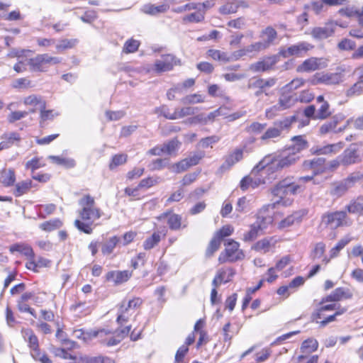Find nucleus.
<instances>
[{"label":"nucleus","mask_w":363,"mask_h":363,"mask_svg":"<svg viewBox=\"0 0 363 363\" xmlns=\"http://www.w3.org/2000/svg\"><path fill=\"white\" fill-rule=\"evenodd\" d=\"M81 209L79 216L81 219H76L74 226L81 232L90 235L93 233V225L103 215L102 211L96 206L94 198L89 194L84 195L79 201Z\"/></svg>","instance_id":"f257e3e1"},{"label":"nucleus","mask_w":363,"mask_h":363,"mask_svg":"<svg viewBox=\"0 0 363 363\" xmlns=\"http://www.w3.org/2000/svg\"><path fill=\"white\" fill-rule=\"evenodd\" d=\"M216 5L215 0H206L203 2H188L172 9L176 13H185L182 17V23L185 25L203 23L207 10Z\"/></svg>","instance_id":"f03ea898"},{"label":"nucleus","mask_w":363,"mask_h":363,"mask_svg":"<svg viewBox=\"0 0 363 363\" xmlns=\"http://www.w3.org/2000/svg\"><path fill=\"white\" fill-rule=\"evenodd\" d=\"M299 158V155L295 151L288 152L286 155L281 156L269 154L264 156L253 168V173H258L260 171L273 173L279 169L290 167L295 164Z\"/></svg>","instance_id":"7ed1b4c3"},{"label":"nucleus","mask_w":363,"mask_h":363,"mask_svg":"<svg viewBox=\"0 0 363 363\" xmlns=\"http://www.w3.org/2000/svg\"><path fill=\"white\" fill-rule=\"evenodd\" d=\"M132 326L127 325L123 328L113 330L107 328L91 330L86 333L88 338H96L97 342L102 346L111 347L118 345L125 337L128 335Z\"/></svg>","instance_id":"20e7f679"},{"label":"nucleus","mask_w":363,"mask_h":363,"mask_svg":"<svg viewBox=\"0 0 363 363\" xmlns=\"http://www.w3.org/2000/svg\"><path fill=\"white\" fill-rule=\"evenodd\" d=\"M301 186L297 183L292 182L291 179L286 177L279 181L272 189L271 194L278 199L273 204L278 208L279 206H290L294 203V199L291 196L295 195Z\"/></svg>","instance_id":"39448f33"},{"label":"nucleus","mask_w":363,"mask_h":363,"mask_svg":"<svg viewBox=\"0 0 363 363\" xmlns=\"http://www.w3.org/2000/svg\"><path fill=\"white\" fill-rule=\"evenodd\" d=\"M144 303V300L139 296H133L128 301L123 300L117 305L116 322L122 326L127 323L132 315L131 311L139 310Z\"/></svg>","instance_id":"423d86ee"},{"label":"nucleus","mask_w":363,"mask_h":363,"mask_svg":"<svg viewBox=\"0 0 363 363\" xmlns=\"http://www.w3.org/2000/svg\"><path fill=\"white\" fill-rule=\"evenodd\" d=\"M352 223L345 211H327L320 218V226L324 229L335 230Z\"/></svg>","instance_id":"0eeeda50"},{"label":"nucleus","mask_w":363,"mask_h":363,"mask_svg":"<svg viewBox=\"0 0 363 363\" xmlns=\"http://www.w3.org/2000/svg\"><path fill=\"white\" fill-rule=\"evenodd\" d=\"M62 58L51 56L48 53L38 54L28 60V65L31 72H46L50 67L60 64Z\"/></svg>","instance_id":"6e6552de"},{"label":"nucleus","mask_w":363,"mask_h":363,"mask_svg":"<svg viewBox=\"0 0 363 363\" xmlns=\"http://www.w3.org/2000/svg\"><path fill=\"white\" fill-rule=\"evenodd\" d=\"M224 245L225 249L219 255L218 258L219 264L235 262L244 259L245 254L243 250L240 248V244L238 242L233 239H228L225 241Z\"/></svg>","instance_id":"1a4fd4ad"},{"label":"nucleus","mask_w":363,"mask_h":363,"mask_svg":"<svg viewBox=\"0 0 363 363\" xmlns=\"http://www.w3.org/2000/svg\"><path fill=\"white\" fill-rule=\"evenodd\" d=\"M277 208L272 203L263 206L257 211L256 223L262 228H266L283 216Z\"/></svg>","instance_id":"9d476101"},{"label":"nucleus","mask_w":363,"mask_h":363,"mask_svg":"<svg viewBox=\"0 0 363 363\" xmlns=\"http://www.w3.org/2000/svg\"><path fill=\"white\" fill-rule=\"evenodd\" d=\"M181 65V60L173 54L162 55L160 59L155 61L147 72H153L157 74L173 70L174 67Z\"/></svg>","instance_id":"9b49d317"},{"label":"nucleus","mask_w":363,"mask_h":363,"mask_svg":"<svg viewBox=\"0 0 363 363\" xmlns=\"http://www.w3.org/2000/svg\"><path fill=\"white\" fill-rule=\"evenodd\" d=\"M314 48V45L306 41L291 45L287 48H281L279 55L284 58L289 57H303Z\"/></svg>","instance_id":"f8f14e48"},{"label":"nucleus","mask_w":363,"mask_h":363,"mask_svg":"<svg viewBox=\"0 0 363 363\" xmlns=\"http://www.w3.org/2000/svg\"><path fill=\"white\" fill-rule=\"evenodd\" d=\"M160 220L167 219V224L169 230L172 231L180 230L188 227L189 224L186 221H183L182 216L176 213L172 209H168L157 217Z\"/></svg>","instance_id":"ddd939ff"},{"label":"nucleus","mask_w":363,"mask_h":363,"mask_svg":"<svg viewBox=\"0 0 363 363\" xmlns=\"http://www.w3.org/2000/svg\"><path fill=\"white\" fill-rule=\"evenodd\" d=\"M279 54L264 56L257 62L250 65V69L254 72H265L273 70L279 62Z\"/></svg>","instance_id":"4468645a"},{"label":"nucleus","mask_w":363,"mask_h":363,"mask_svg":"<svg viewBox=\"0 0 363 363\" xmlns=\"http://www.w3.org/2000/svg\"><path fill=\"white\" fill-rule=\"evenodd\" d=\"M326 160L323 157H313L305 160L301 164V170L311 172L313 176H318L326 172Z\"/></svg>","instance_id":"2eb2a0df"},{"label":"nucleus","mask_w":363,"mask_h":363,"mask_svg":"<svg viewBox=\"0 0 363 363\" xmlns=\"http://www.w3.org/2000/svg\"><path fill=\"white\" fill-rule=\"evenodd\" d=\"M342 82V75L339 72H317L311 80V84H325L328 86L337 85Z\"/></svg>","instance_id":"dca6fc26"},{"label":"nucleus","mask_w":363,"mask_h":363,"mask_svg":"<svg viewBox=\"0 0 363 363\" xmlns=\"http://www.w3.org/2000/svg\"><path fill=\"white\" fill-rule=\"evenodd\" d=\"M327 67V61L323 57H311L303 60L296 67L298 73H308Z\"/></svg>","instance_id":"f3484780"},{"label":"nucleus","mask_w":363,"mask_h":363,"mask_svg":"<svg viewBox=\"0 0 363 363\" xmlns=\"http://www.w3.org/2000/svg\"><path fill=\"white\" fill-rule=\"evenodd\" d=\"M205 157V152L203 151H199L193 153L189 157L181 160L178 162L173 165L174 172L177 173H181L186 171L191 167L196 166L200 163L201 160Z\"/></svg>","instance_id":"a211bd4d"},{"label":"nucleus","mask_w":363,"mask_h":363,"mask_svg":"<svg viewBox=\"0 0 363 363\" xmlns=\"http://www.w3.org/2000/svg\"><path fill=\"white\" fill-rule=\"evenodd\" d=\"M362 143H352L347 147L340 155L342 166L347 167L362 161V156L357 145H362Z\"/></svg>","instance_id":"6ab92c4d"},{"label":"nucleus","mask_w":363,"mask_h":363,"mask_svg":"<svg viewBox=\"0 0 363 363\" xmlns=\"http://www.w3.org/2000/svg\"><path fill=\"white\" fill-rule=\"evenodd\" d=\"M332 114L329 103H324L316 110L314 105H309L303 109L304 116L312 117L313 120H325Z\"/></svg>","instance_id":"aec40b11"},{"label":"nucleus","mask_w":363,"mask_h":363,"mask_svg":"<svg viewBox=\"0 0 363 363\" xmlns=\"http://www.w3.org/2000/svg\"><path fill=\"white\" fill-rule=\"evenodd\" d=\"M236 270L235 268L229 266H223L218 268L212 280V286L219 287L222 284L229 283L233 281Z\"/></svg>","instance_id":"412c9836"},{"label":"nucleus","mask_w":363,"mask_h":363,"mask_svg":"<svg viewBox=\"0 0 363 363\" xmlns=\"http://www.w3.org/2000/svg\"><path fill=\"white\" fill-rule=\"evenodd\" d=\"M259 174L262 177L263 174H269V172L260 171L258 173L255 174L253 173L252 169L251 175L245 176L241 179L240 182V187L241 190L245 191L249 188L255 189L259 185L264 184L266 183L265 178H260Z\"/></svg>","instance_id":"4be33fe9"},{"label":"nucleus","mask_w":363,"mask_h":363,"mask_svg":"<svg viewBox=\"0 0 363 363\" xmlns=\"http://www.w3.org/2000/svg\"><path fill=\"white\" fill-rule=\"evenodd\" d=\"M344 147L343 142L327 144L325 145H316L311 148L310 152L312 155H333L338 153Z\"/></svg>","instance_id":"5701e85b"},{"label":"nucleus","mask_w":363,"mask_h":363,"mask_svg":"<svg viewBox=\"0 0 363 363\" xmlns=\"http://www.w3.org/2000/svg\"><path fill=\"white\" fill-rule=\"evenodd\" d=\"M352 297V293L349 289L344 287L336 288L329 295L323 297L320 301V304L328 302H339L343 300L350 299Z\"/></svg>","instance_id":"b1692460"},{"label":"nucleus","mask_w":363,"mask_h":363,"mask_svg":"<svg viewBox=\"0 0 363 363\" xmlns=\"http://www.w3.org/2000/svg\"><path fill=\"white\" fill-rule=\"evenodd\" d=\"M167 234V229L163 227L161 230H155L150 235L147 236L143 242V248L146 251H150L156 247L162 240Z\"/></svg>","instance_id":"393cba45"},{"label":"nucleus","mask_w":363,"mask_h":363,"mask_svg":"<svg viewBox=\"0 0 363 363\" xmlns=\"http://www.w3.org/2000/svg\"><path fill=\"white\" fill-rule=\"evenodd\" d=\"M277 242L278 240L275 236L265 237L255 242L252 246V250L259 253L266 254L272 251Z\"/></svg>","instance_id":"a878e982"},{"label":"nucleus","mask_w":363,"mask_h":363,"mask_svg":"<svg viewBox=\"0 0 363 363\" xmlns=\"http://www.w3.org/2000/svg\"><path fill=\"white\" fill-rule=\"evenodd\" d=\"M297 103L296 96L292 91L282 88L278 100L279 109L286 110L293 107Z\"/></svg>","instance_id":"bb28decb"},{"label":"nucleus","mask_w":363,"mask_h":363,"mask_svg":"<svg viewBox=\"0 0 363 363\" xmlns=\"http://www.w3.org/2000/svg\"><path fill=\"white\" fill-rule=\"evenodd\" d=\"M21 333L23 338L28 344V347L30 349V355L34 354L38 357V350L40 349L39 340L37 335L35 334L33 330L30 328H23L21 330Z\"/></svg>","instance_id":"cd10ccee"},{"label":"nucleus","mask_w":363,"mask_h":363,"mask_svg":"<svg viewBox=\"0 0 363 363\" xmlns=\"http://www.w3.org/2000/svg\"><path fill=\"white\" fill-rule=\"evenodd\" d=\"M35 294L33 291L23 292L17 301V308L21 313H28L33 317L36 318V312L31 308L28 301L33 299Z\"/></svg>","instance_id":"c85d7f7f"},{"label":"nucleus","mask_w":363,"mask_h":363,"mask_svg":"<svg viewBox=\"0 0 363 363\" xmlns=\"http://www.w3.org/2000/svg\"><path fill=\"white\" fill-rule=\"evenodd\" d=\"M250 4L246 0L238 1L237 3L227 2L218 8V13L223 16L236 13L239 9H248Z\"/></svg>","instance_id":"c756f323"},{"label":"nucleus","mask_w":363,"mask_h":363,"mask_svg":"<svg viewBox=\"0 0 363 363\" xmlns=\"http://www.w3.org/2000/svg\"><path fill=\"white\" fill-rule=\"evenodd\" d=\"M352 238L349 236H345L343 238H341L338 242L335 244V245L332 247L329 251V256L324 257L322 259V263L324 265L328 264L331 259L336 258L339 256L340 251L347 245L351 241Z\"/></svg>","instance_id":"7c9ffc66"},{"label":"nucleus","mask_w":363,"mask_h":363,"mask_svg":"<svg viewBox=\"0 0 363 363\" xmlns=\"http://www.w3.org/2000/svg\"><path fill=\"white\" fill-rule=\"evenodd\" d=\"M133 276V271L116 270L107 272L106 278L113 281L115 285H120L127 282Z\"/></svg>","instance_id":"2f4dec72"},{"label":"nucleus","mask_w":363,"mask_h":363,"mask_svg":"<svg viewBox=\"0 0 363 363\" xmlns=\"http://www.w3.org/2000/svg\"><path fill=\"white\" fill-rule=\"evenodd\" d=\"M51 261L50 259L43 257H39L37 260H35V257L30 260H27L25 267L27 269L37 273L41 268L49 267Z\"/></svg>","instance_id":"473e14b6"},{"label":"nucleus","mask_w":363,"mask_h":363,"mask_svg":"<svg viewBox=\"0 0 363 363\" xmlns=\"http://www.w3.org/2000/svg\"><path fill=\"white\" fill-rule=\"evenodd\" d=\"M10 252H18L24 255L27 258V260H30L35 257L32 247L25 243H16L11 245L10 247Z\"/></svg>","instance_id":"72a5a7b5"},{"label":"nucleus","mask_w":363,"mask_h":363,"mask_svg":"<svg viewBox=\"0 0 363 363\" xmlns=\"http://www.w3.org/2000/svg\"><path fill=\"white\" fill-rule=\"evenodd\" d=\"M318 341L314 337H308L304 340L300 346L301 354H311L318 349Z\"/></svg>","instance_id":"f704fd0d"},{"label":"nucleus","mask_w":363,"mask_h":363,"mask_svg":"<svg viewBox=\"0 0 363 363\" xmlns=\"http://www.w3.org/2000/svg\"><path fill=\"white\" fill-rule=\"evenodd\" d=\"M74 363H116L115 360L108 356L80 357Z\"/></svg>","instance_id":"c9c22d12"},{"label":"nucleus","mask_w":363,"mask_h":363,"mask_svg":"<svg viewBox=\"0 0 363 363\" xmlns=\"http://www.w3.org/2000/svg\"><path fill=\"white\" fill-rule=\"evenodd\" d=\"M33 187V182L31 179H26L16 184L13 189V195L16 197H20L28 194Z\"/></svg>","instance_id":"e433bc0d"},{"label":"nucleus","mask_w":363,"mask_h":363,"mask_svg":"<svg viewBox=\"0 0 363 363\" xmlns=\"http://www.w3.org/2000/svg\"><path fill=\"white\" fill-rule=\"evenodd\" d=\"M268 47L264 44L263 41L255 42L250 45L246 49H242L237 51V58L241 57L245 55L247 52H259L262 50H266Z\"/></svg>","instance_id":"4c0bfd02"},{"label":"nucleus","mask_w":363,"mask_h":363,"mask_svg":"<svg viewBox=\"0 0 363 363\" xmlns=\"http://www.w3.org/2000/svg\"><path fill=\"white\" fill-rule=\"evenodd\" d=\"M16 182V173L13 169H4L1 171L0 182L4 186H11Z\"/></svg>","instance_id":"58836bf2"},{"label":"nucleus","mask_w":363,"mask_h":363,"mask_svg":"<svg viewBox=\"0 0 363 363\" xmlns=\"http://www.w3.org/2000/svg\"><path fill=\"white\" fill-rule=\"evenodd\" d=\"M277 35V30L272 26H267L260 33V37L264 39L263 42L268 48L274 43Z\"/></svg>","instance_id":"ea45409f"},{"label":"nucleus","mask_w":363,"mask_h":363,"mask_svg":"<svg viewBox=\"0 0 363 363\" xmlns=\"http://www.w3.org/2000/svg\"><path fill=\"white\" fill-rule=\"evenodd\" d=\"M301 218L298 212H294L291 215H289L277 224V228L279 230H283L293 225L296 223H300Z\"/></svg>","instance_id":"a19ab883"},{"label":"nucleus","mask_w":363,"mask_h":363,"mask_svg":"<svg viewBox=\"0 0 363 363\" xmlns=\"http://www.w3.org/2000/svg\"><path fill=\"white\" fill-rule=\"evenodd\" d=\"M1 140L9 148L13 145H18L21 141V136L17 132L5 133L1 135Z\"/></svg>","instance_id":"79ce46f5"},{"label":"nucleus","mask_w":363,"mask_h":363,"mask_svg":"<svg viewBox=\"0 0 363 363\" xmlns=\"http://www.w3.org/2000/svg\"><path fill=\"white\" fill-rule=\"evenodd\" d=\"M63 225V222L60 218H52L44 221L39 225L40 229L45 232H52L60 229Z\"/></svg>","instance_id":"37998d69"},{"label":"nucleus","mask_w":363,"mask_h":363,"mask_svg":"<svg viewBox=\"0 0 363 363\" xmlns=\"http://www.w3.org/2000/svg\"><path fill=\"white\" fill-rule=\"evenodd\" d=\"M140 41L133 38H128L123 44L122 48V52L125 55L136 52L140 46Z\"/></svg>","instance_id":"c03bdc74"},{"label":"nucleus","mask_w":363,"mask_h":363,"mask_svg":"<svg viewBox=\"0 0 363 363\" xmlns=\"http://www.w3.org/2000/svg\"><path fill=\"white\" fill-rule=\"evenodd\" d=\"M291 140L294 142V145L289 149H291L292 151L296 150L295 152L297 154L308 147V142L304 135L294 136Z\"/></svg>","instance_id":"a18cd8bd"},{"label":"nucleus","mask_w":363,"mask_h":363,"mask_svg":"<svg viewBox=\"0 0 363 363\" xmlns=\"http://www.w3.org/2000/svg\"><path fill=\"white\" fill-rule=\"evenodd\" d=\"M263 229L264 228L255 222L250 225V230L244 233L242 240L244 242H252L255 240L259 236V232Z\"/></svg>","instance_id":"49530a36"},{"label":"nucleus","mask_w":363,"mask_h":363,"mask_svg":"<svg viewBox=\"0 0 363 363\" xmlns=\"http://www.w3.org/2000/svg\"><path fill=\"white\" fill-rule=\"evenodd\" d=\"M181 142L174 138L162 144L164 153L169 155H175L181 146Z\"/></svg>","instance_id":"de8ad7c7"},{"label":"nucleus","mask_w":363,"mask_h":363,"mask_svg":"<svg viewBox=\"0 0 363 363\" xmlns=\"http://www.w3.org/2000/svg\"><path fill=\"white\" fill-rule=\"evenodd\" d=\"M128 155L125 153H119L113 155L108 163L110 170H114L118 167L125 164L128 161Z\"/></svg>","instance_id":"09e8293b"},{"label":"nucleus","mask_w":363,"mask_h":363,"mask_svg":"<svg viewBox=\"0 0 363 363\" xmlns=\"http://www.w3.org/2000/svg\"><path fill=\"white\" fill-rule=\"evenodd\" d=\"M326 245L323 242H316L310 253V257L313 261L326 257L325 255Z\"/></svg>","instance_id":"8fccbe9b"},{"label":"nucleus","mask_w":363,"mask_h":363,"mask_svg":"<svg viewBox=\"0 0 363 363\" xmlns=\"http://www.w3.org/2000/svg\"><path fill=\"white\" fill-rule=\"evenodd\" d=\"M345 211L350 213H363V199L358 197L352 200L345 207Z\"/></svg>","instance_id":"3c124183"},{"label":"nucleus","mask_w":363,"mask_h":363,"mask_svg":"<svg viewBox=\"0 0 363 363\" xmlns=\"http://www.w3.org/2000/svg\"><path fill=\"white\" fill-rule=\"evenodd\" d=\"M206 55L208 57L213 60L220 61L223 62H228L230 60V57L228 54L225 52H223L220 50L209 49Z\"/></svg>","instance_id":"603ef678"},{"label":"nucleus","mask_w":363,"mask_h":363,"mask_svg":"<svg viewBox=\"0 0 363 363\" xmlns=\"http://www.w3.org/2000/svg\"><path fill=\"white\" fill-rule=\"evenodd\" d=\"M296 121V116L293 115L275 122L274 125H276L277 128L280 129V133L281 134L283 130H289L291 128L293 123H294Z\"/></svg>","instance_id":"864d4df0"},{"label":"nucleus","mask_w":363,"mask_h":363,"mask_svg":"<svg viewBox=\"0 0 363 363\" xmlns=\"http://www.w3.org/2000/svg\"><path fill=\"white\" fill-rule=\"evenodd\" d=\"M23 104L25 106H39L40 110L44 106H46V101L43 100L40 96H38L36 94H30L24 98Z\"/></svg>","instance_id":"5fc2aeb1"},{"label":"nucleus","mask_w":363,"mask_h":363,"mask_svg":"<svg viewBox=\"0 0 363 363\" xmlns=\"http://www.w3.org/2000/svg\"><path fill=\"white\" fill-rule=\"evenodd\" d=\"M243 157V150L242 149H235L226 158L225 164L228 167H230L237 162H240Z\"/></svg>","instance_id":"6e6d98bb"},{"label":"nucleus","mask_w":363,"mask_h":363,"mask_svg":"<svg viewBox=\"0 0 363 363\" xmlns=\"http://www.w3.org/2000/svg\"><path fill=\"white\" fill-rule=\"evenodd\" d=\"M45 166V164L43 161L42 157H34L26 162L25 169L27 170H30L31 174H33L36 169L43 167Z\"/></svg>","instance_id":"4d7b16f0"},{"label":"nucleus","mask_w":363,"mask_h":363,"mask_svg":"<svg viewBox=\"0 0 363 363\" xmlns=\"http://www.w3.org/2000/svg\"><path fill=\"white\" fill-rule=\"evenodd\" d=\"M120 238L116 236L111 237L106 243H104L101 247V252L104 255L111 254L118 243L119 242Z\"/></svg>","instance_id":"13d9d810"},{"label":"nucleus","mask_w":363,"mask_h":363,"mask_svg":"<svg viewBox=\"0 0 363 363\" xmlns=\"http://www.w3.org/2000/svg\"><path fill=\"white\" fill-rule=\"evenodd\" d=\"M141 189L138 184L135 187H125L124 194L130 197V201H139L145 198L140 191Z\"/></svg>","instance_id":"bf43d9fd"},{"label":"nucleus","mask_w":363,"mask_h":363,"mask_svg":"<svg viewBox=\"0 0 363 363\" xmlns=\"http://www.w3.org/2000/svg\"><path fill=\"white\" fill-rule=\"evenodd\" d=\"M78 40L77 39L72 38V39H61L58 44L56 45L55 48L56 50L58 52H62L66 50L72 49L75 47V45L77 44Z\"/></svg>","instance_id":"052dcab7"},{"label":"nucleus","mask_w":363,"mask_h":363,"mask_svg":"<svg viewBox=\"0 0 363 363\" xmlns=\"http://www.w3.org/2000/svg\"><path fill=\"white\" fill-rule=\"evenodd\" d=\"M338 124L337 120H332L329 121H326L323 123L318 129V133L320 135H325L328 133L335 132V129L337 128Z\"/></svg>","instance_id":"680f3d73"},{"label":"nucleus","mask_w":363,"mask_h":363,"mask_svg":"<svg viewBox=\"0 0 363 363\" xmlns=\"http://www.w3.org/2000/svg\"><path fill=\"white\" fill-rule=\"evenodd\" d=\"M280 129L274 125V127L267 128L260 137V140L264 143H267L270 140L280 137Z\"/></svg>","instance_id":"e2e57ef3"},{"label":"nucleus","mask_w":363,"mask_h":363,"mask_svg":"<svg viewBox=\"0 0 363 363\" xmlns=\"http://www.w3.org/2000/svg\"><path fill=\"white\" fill-rule=\"evenodd\" d=\"M197 109L196 107L184 106L174 109L175 120L180 119L189 116H193L195 111Z\"/></svg>","instance_id":"0e129e2a"},{"label":"nucleus","mask_w":363,"mask_h":363,"mask_svg":"<svg viewBox=\"0 0 363 363\" xmlns=\"http://www.w3.org/2000/svg\"><path fill=\"white\" fill-rule=\"evenodd\" d=\"M60 113L54 109H46V106H44L40 110V123L45 122L47 121H52L55 117L58 116Z\"/></svg>","instance_id":"69168bd1"},{"label":"nucleus","mask_w":363,"mask_h":363,"mask_svg":"<svg viewBox=\"0 0 363 363\" xmlns=\"http://www.w3.org/2000/svg\"><path fill=\"white\" fill-rule=\"evenodd\" d=\"M160 182V177L157 176H149L140 181L139 187L142 189H148Z\"/></svg>","instance_id":"338daca9"},{"label":"nucleus","mask_w":363,"mask_h":363,"mask_svg":"<svg viewBox=\"0 0 363 363\" xmlns=\"http://www.w3.org/2000/svg\"><path fill=\"white\" fill-rule=\"evenodd\" d=\"M146 264V254L140 252L135 257L130 259V267L133 270L138 269L140 267H144Z\"/></svg>","instance_id":"774afa93"}]
</instances>
